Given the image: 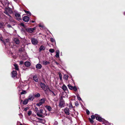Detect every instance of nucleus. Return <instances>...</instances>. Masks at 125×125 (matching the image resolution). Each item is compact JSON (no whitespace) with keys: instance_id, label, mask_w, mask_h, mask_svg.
I'll use <instances>...</instances> for the list:
<instances>
[{"instance_id":"nucleus-1","label":"nucleus","mask_w":125,"mask_h":125,"mask_svg":"<svg viewBox=\"0 0 125 125\" xmlns=\"http://www.w3.org/2000/svg\"><path fill=\"white\" fill-rule=\"evenodd\" d=\"M12 11L9 8H8L6 9V10L4 12V13L7 15L9 16L10 18H9V20L10 22L15 23V21L13 20L12 17L10 15L9 13H12Z\"/></svg>"},{"instance_id":"nucleus-2","label":"nucleus","mask_w":125,"mask_h":125,"mask_svg":"<svg viewBox=\"0 0 125 125\" xmlns=\"http://www.w3.org/2000/svg\"><path fill=\"white\" fill-rule=\"evenodd\" d=\"M91 119L92 120L94 119L95 117L96 119L98 121L101 122L102 121L103 119L102 117L99 115L97 114H95L94 115H92L91 116Z\"/></svg>"},{"instance_id":"nucleus-3","label":"nucleus","mask_w":125,"mask_h":125,"mask_svg":"<svg viewBox=\"0 0 125 125\" xmlns=\"http://www.w3.org/2000/svg\"><path fill=\"white\" fill-rule=\"evenodd\" d=\"M36 29V27H34L33 28H28L26 29V31L28 32L32 33Z\"/></svg>"},{"instance_id":"nucleus-4","label":"nucleus","mask_w":125,"mask_h":125,"mask_svg":"<svg viewBox=\"0 0 125 125\" xmlns=\"http://www.w3.org/2000/svg\"><path fill=\"white\" fill-rule=\"evenodd\" d=\"M45 101V100L44 98H42L40 100V102L36 104V105L38 106H41L42 104L44 103Z\"/></svg>"},{"instance_id":"nucleus-5","label":"nucleus","mask_w":125,"mask_h":125,"mask_svg":"<svg viewBox=\"0 0 125 125\" xmlns=\"http://www.w3.org/2000/svg\"><path fill=\"white\" fill-rule=\"evenodd\" d=\"M32 43L34 45H36L38 42V41L37 39L34 38H32L31 39Z\"/></svg>"},{"instance_id":"nucleus-6","label":"nucleus","mask_w":125,"mask_h":125,"mask_svg":"<svg viewBox=\"0 0 125 125\" xmlns=\"http://www.w3.org/2000/svg\"><path fill=\"white\" fill-rule=\"evenodd\" d=\"M65 103L64 101L62 100L60 101L59 103V106L61 108H62L64 106Z\"/></svg>"},{"instance_id":"nucleus-7","label":"nucleus","mask_w":125,"mask_h":125,"mask_svg":"<svg viewBox=\"0 0 125 125\" xmlns=\"http://www.w3.org/2000/svg\"><path fill=\"white\" fill-rule=\"evenodd\" d=\"M41 87L43 90L45 91L47 89V88L46 85L43 83H41L40 84Z\"/></svg>"},{"instance_id":"nucleus-8","label":"nucleus","mask_w":125,"mask_h":125,"mask_svg":"<svg viewBox=\"0 0 125 125\" xmlns=\"http://www.w3.org/2000/svg\"><path fill=\"white\" fill-rule=\"evenodd\" d=\"M15 16L16 18V19L18 21H19L20 20H21L20 14L19 13H16L15 14Z\"/></svg>"},{"instance_id":"nucleus-9","label":"nucleus","mask_w":125,"mask_h":125,"mask_svg":"<svg viewBox=\"0 0 125 125\" xmlns=\"http://www.w3.org/2000/svg\"><path fill=\"white\" fill-rule=\"evenodd\" d=\"M64 111L65 112V114L66 115H69V109L68 108H65L64 109Z\"/></svg>"},{"instance_id":"nucleus-10","label":"nucleus","mask_w":125,"mask_h":125,"mask_svg":"<svg viewBox=\"0 0 125 125\" xmlns=\"http://www.w3.org/2000/svg\"><path fill=\"white\" fill-rule=\"evenodd\" d=\"M23 20L25 22H28L29 20V18L28 16H25L23 17Z\"/></svg>"},{"instance_id":"nucleus-11","label":"nucleus","mask_w":125,"mask_h":125,"mask_svg":"<svg viewBox=\"0 0 125 125\" xmlns=\"http://www.w3.org/2000/svg\"><path fill=\"white\" fill-rule=\"evenodd\" d=\"M34 98L33 96L32 95H30L27 99L29 101H32L34 99Z\"/></svg>"},{"instance_id":"nucleus-12","label":"nucleus","mask_w":125,"mask_h":125,"mask_svg":"<svg viewBox=\"0 0 125 125\" xmlns=\"http://www.w3.org/2000/svg\"><path fill=\"white\" fill-rule=\"evenodd\" d=\"M12 77H15L17 74V72L16 71H13L12 72Z\"/></svg>"},{"instance_id":"nucleus-13","label":"nucleus","mask_w":125,"mask_h":125,"mask_svg":"<svg viewBox=\"0 0 125 125\" xmlns=\"http://www.w3.org/2000/svg\"><path fill=\"white\" fill-rule=\"evenodd\" d=\"M0 40L2 42L4 43V44L5 45L6 42H9V40L8 39H5V40H3L2 39V38H1Z\"/></svg>"},{"instance_id":"nucleus-14","label":"nucleus","mask_w":125,"mask_h":125,"mask_svg":"<svg viewBox=\"0 0 125 125\" xmlns=\"http://www.w3.org/2000/svg\"><path fill=\"white\" fill-rule=\"evenodd\" d=\"M4 3L5 6H8L9 4V2L7 0H5L4 2H2V3L4 5Z\"/></svg>"},{"instance_id":"nucleus-15","label":"nucleus","mask_w":125,"mask_h":125,"mask_svg":"<svg viewBox=\"0 0 125 125\" xmlns=\"http://www.w3.org/2000/svg\"><path fill=\"white\" fill-rule=\"evenodd\" d=\"M56 53L55 57L57 58H59V51L58 50H57L56 51Z\"/></svg>"},{"instance_id":"nucleus-16","label":"nucleus","mask_w":125,"mask_h":125,"mask_svg":"<svg viewBox=\"0 0 125 125\" xmlns=\"http://www.w3.org/2000/svg\"><path fill=\"white\" fill-rule=\"evenodd\" d=\"M36 114L37 115L40 117H41L42 118H43L44 117V116L42 115V114H40L39 113V112H37V113H36Z\"/></svg>"},{"instance_id":"nucleus-17","label":"nucleus","mask_w":125,"mask_h":125,"mask_svg":"<svg viewBox=\"0 0 125 125\" xmlns=\"http://www.w3.org/2000/svg\"><path fill=\"white\" fill-rule=\"evenodd\" d=\"M42 67V65L40 64H38L36 66V68L38 69H41Z\"/></svg>"},{"instance_id":"nucleus-18","label":"nucleus","mask_w":125,"mask_h":125,"mask_svg":"<svg viewBox=\"0 0 125 125\" xmlns=\"http://www.w3.org/2000/svg\"><path fill=\"white\" fill-rule=\"evenodd\" d=\"M30 63L29 62H26L24 63L25 65L27 67H29L30 65Z\"/></svg>"},{"instance_id":"nucleus-19","label":"nucleus","mask_w":125,"mask_h":125,"mask_svg":"<svg viewBox=\"0 0 125 125\" xmlns=\"http://www.w3.org/2000/svg\"><path fill=\"white\" fill-rule=\"evenodd\" d=\"M14 41L15 43L16 44H19V41L17 39L15 38L14 39Z\"/></svg>"},{"instance_id":"nucleus-20","label":"nucleus","mask_w":125,"mask_h":125,"mask_svg":"<svg viewBox=\"0 0 125 125\" xmlns=\"http://www.w3.org/2000/svg\"><path fill=\"white\" fill-rule=\"evenodd\" d=\"M36 118L37 119L36 120L38 122L40 123H42L43 120L42 119L39 118H38L36 117Z\"/></svg>"},{"instance_id":"nucleus-21","label":"nucleus","mask_w":125,"mask_h":125,"mask_svg":"<svg viewBox=\"0 0 125 125\" xmlns=\"http://www.w3.org/2000/svg\"><path fill=\"white\" fill-rule=\"evenodd\" d=\"M62 89L64 91H65L67 90V88L65 84H63L62 86Z\"/></svg>"},{"instance_id":"nucleus-22","label":"nucleus","mask_w":125,"mask_h":125,"mask_svg":"<svg viewBox=\"0 0 125 125\" xmlns=\"http://www.w3.org/2000/svg\"><path fill=\"white\" fill-rule=\"evenodd\" d=\"M50 62H47L46 61H43V64L46 65L49 64Z\"/></svg>"},{"instance_id":"nucleus-23","label":"nucleus","mask_w":125,"mask_h":125,"mask_svg":"<svg viewBox=\"0 0 125 125\" xmlns=\"http://www.w3.org/2000/svg\"><path fill=\"white\" fill-rule=\"evenodd\" d=\"M45 49V48L44 46L42 45L39 48V50L40 51H41L44 50Z\"/></svg>"},{"instance_id":"nucleus-24","label":"nucleus","mask_w":125,"mask_h":125,"mask_svg":"<svg viewBox=\"0 0 125 125\" xmlns=\"http://www.w3.org/2000/svg\"><path fill=\"white\" fill-rule=\"evenodd\" d=\"M28 102L29 101H28V100L27 99H26L24 100V101H23L22 102V103L23 104H27Z\"/></svg>"},{"instance_id":"nucleus-25","label":"nucleus","mask_w":125,"mask_h":125,"mask_svg":"<svg viewBox=\"0 0 125 125\" xmlns=\"http://www.w3.org/2000/svg\"><path fill=\"white\" fill-rule=\"evenodd\" d=\"M69 77L66 74H65L64 75L63 79L65 80H67Z\"/></svg>"},{"instance_id":"nucleus-26","label":"nucleus","mask_w":125,"mask_h":125,"mask_svg":"<svg viewBox=\"0 0 125 125\" xmlns=\"http://www.w3.org/2000/svg\"><path fill=\"white\" fill-rule=\"evenodd\" d=\"M24 11L25 13L28 14V16H30L31 15V13L29 11H26L25 10H24Z\"/></svg>"},{"instance_id":"nucleus-27","label":"nucleus","mask_w":125,"mask_h":125,"mask_svg":"<svg viewBox=\"0 0 125 125\" xmlns=\"http://www.w3.org/2000/svg\"><path fill=\"white\" fill-rule=\"evenodd\" d=\"M45 107L49 111H51L52 109L51 107L49 106L46 105Z\"/></svg>"},{"instance_id":"nucleus-28","label":"nucleus","mask_w":125,"mask_h":125,"mask_svg":"<svg viewBox=\"0 0 125 125\" xmlns=\"http://www.w3.org/2000/svg\"><path fill=\"white\" fill-rule=\"evenodd\" d=\"M67 86L69 89L70 90H72L73 89V86L71 85L70 84H68Z\"/></svg>"},{"instance_id":"nucleus-29","label":"nucleus","mask_w":125,"mask_h":125,"mask_svg":"<svg viewBox=\"0 0 125 125\" xmlns=\"http://www.w3.org/2000/svg\"><path fill=\"white\" fill-rule=\"evenodd\" d=\"M14 65L15 69L17 70H18L19 69L18 65L16 64H15Z\"/></svg>"},{"instance_id":"nucleus-30","label":"nucleus","mask_w":125,"mask_h":125,"mask_svg":"<svg viewBox=\"0 0 125 125\" xmlns=\"http://www.w3.org/2000/svg\"><path fill=\"white\" fill-rule=\"evenodd\" d=\"M33 80L36 82H38V79L37 78V77L36 76H34L33 77Z\"/></svg>"},{"instance_id":"nucleus-31","label":"nucleus","mask_w":125,"mask_h":125,"mask_svg":"<svg viewBox=\"0 0 125 125\" xmlns=\"http://www.w3.org/2000/svg\"><path fill=\"white\" fill-rule=\"evenodd\" d=\"M49 51L50 52L52 53L54 52L55 50L53 49H51L49 50Z\"/></svg>"},{"instance_id":"nucleus-32","label":"nucleus","mask_w":125,"mask_h":125,"mask_svg":"<svg viewBox=\"0 0 125 125\" xmlns=\"http://www.w3.org/2000/svg\"><path fill=\"white\" fill-rule=\"evenodd\" d=\"M58 74H59V77L60 80H62V76L61 74L60 73H58Z\"/></svg>"},{"instance_id":"nucleus-33","label":"nucleus","mask_w":125,"mask_h":125,"mask_svg":"<svg viewBox=\"0 0 125 125\" xmlns=\"http://www.w3.org/2000/svg\"><path fill=\"white\" fill-rule=\"evenodd\" d=\"M40 94L39 93H37V94L35 95V97H38L40 96Z\"/></svg>"},{"instance_id":"nucleus-34","label":"nucleus","mask_w":125,"mask_h":125,"mask_svg":"<svg viewBox=\"0 0 125 125\" xmlns=\"http://www.w3.org/2000/svg\"><path fill=\"white\" fill-rule=\"evenodd\" d=\"M35 113H37V112H39V111L38 110V108L37 107H35Z\"/></svg>"},{"instance_id":"nucleus-35","label":"nucleus","mask_w":125,"mask_h":125,"mask_svg":"<svg viewBox=\"0 0 125 125\" xmlns=\"http://www.w3.org/2000/svg\"><path fill=\"white\" fill-rule=\"evenodd\" d=\"M50 40L51 42H54L55 43V41L54 39H53V38H51L50 39Z\"/></svg>"},{"instance_id":"nucleus-36","label":"nucleus","mask_w":125,"mask_h":125,"mask_svg":"<svg viewBox=\"0 0 125 125\" xmlns=\"http://www.w3.org/2000/svg\"><path fill=\"white\" fill-rule=\"evenodd\" d=\"M73 89L75 91H76L77 90V88L76 86L73 87Z\"/></svg>"},{"instance_id":"nucleus-37","label":"nucleus","mask_w":125,"mask_h":125,"mask_svg":"<svg viewBox=\"0 0 125 125\" xmlns=\"http://www.w3.org/2000/svg\"><path fill=\"white\" fill-rule=\"evenodd\" d=\"M26 93V91H23L21 93V94H25Z\"/></svg>"},{"instance_id":"nucleus-38","label":"nucleus","mask_w":125,"mask_h":125,"mask_svg":"<svg viewBox=\"0 0 125 125\" xmlns=\"http://www.w3.org/2000/svg\"><path fill=\"white\" fill-rule=\"evenodd\" d=\"M77 97L78 98V99L79 100H81V97L79 96L78 95H77Z\"/></svg>"},{"instance_id":"nucleus-39","label":"nucleus","mask_w":125,"mask_h":125,"mask_svg":"<svg viewBox=\"0 0 125 125\" xmlns=\"http://www.w3.org/2000/svg\"><path fill=\"white\" fill-rule=\"evenodd\" d=\"M31 113H32V112L31 111H29L28 113V115L29 116H30L31 115Z\"/></svg>"},{"instance_id":"nucleus-40","label":"nucleus","mask_w":125,"mask_h":125,"mask_svg":"<svg viewBox=\"0 0 125 125\" xmlns=\"http://www.w3.org/2000/svg\"><path fill=\"white\" fill-rule=\"evenodd\" d=\"M89 120L90 122L91 123H93V120H92V119H91V118H89Z\"/></svg>"},{"instance_id":"nucleus-41","label":"nucleus","mask_w":125,"mask_h":125,"mask_svg":"<svg viewBox=\"0 0 125 125\" xmlns=\"http://www.w3.org/2000/svg\"><path fill=\"white\" fill-rule=\"evenodd\" d=\"M3 23L2 22L0 23V27H3Z\"/></svg>"},{"instance_id":"nucleus-42","label":"nucleus","mask_w":125,"mask_h":125,"mask_svg":"<svg viewBox=\"0 0 125 125\" xmlns=\"http://www.w3.org/2000/svg\"><path fill=\"white\" fill-rule=\"evenodd\" d=\"M75 105L76 106H78V105H79V103L77 101H76L75 103Z\"/></svg>"},{"instance_id":"nucleus-43","label":"nucleus","mask_w":125,"mask_h":125,"mask_svg":"<svg viewBox=\"0 0 125 125\" xmlns=\"http://www.w3.org/2000/svg\"><path fill=\"white\" fill-rule=\"evenodd\" d=\"M86 114L87 115H89L90 114L89 111L87 109L86 111Z\"/></svg>"},{"instance_id":"nucleus-44","label":"nucleus","mask_w":125,"mask_h":125,"mask_svg":"<svg viewBox=\"0 0 125 125\" xmlns=\"http://www.w3.org/2000/svg\"><path fill=\"white\" fill-rule=\"evenodd\" d=\"M43 110L42 109H41L40 110V111H39V113L40 114H42L43 113Z\"/></svg>"},{"instance_id":"nucleus-45","label":"nucleus","mask_w":125,"mask_h":125,"mask_svg":"<svg viewBox=\"0 0 125 125\" xmlns=\"http://www.w3.org/2000/svg\"><path fill=\"white\" fill-rule=\"evenodd\" d=\"M7 26L8 27L10 28V27H11V26L10 24H8L7 25Z\"/></svg>"},{"instance_id":"nucleus-46","label":"nucleus","mask_w":125,"mask_h":125,"mask_svg":"<svg viewBox=\"0 0 125 125\" xmlns=\"http://www.w3.org/2000/svg\"><path fill=\"white\" fill-rule=\"evenodd\" d=\"M5 0H0V1L1 3H2V2H4Z\"/></svg>"},{"instance_id":"nucleus-47","label":"nucleus","mask_w":125,"mask_h":125,"mask_svg":"<svg viewBox=\"0 0 125 125\" xmlns=\"http://www.w3.org/2000/svg\"><path fill=\"white\" fill-rule=\"evenodd\" d=\"M39 27L42 28L43 26L41 24H39Z\"/></svg>"},{"instance_id":"nucleus-48","label":"nucleus","mask_w":125,"mask_h":125,"mask_svg":"<svg viewBox=\"0 0 125 125\" xmlns=\"http://www.w3.org/2000/svg\"><path fill=\"white\" fill-rule=\"evenodd\" d=\"M105 125H110L109 122H107L105 123Z\"/></svg>"},{"instance_id":"nucleus-49","label":"nucleus","mask_w":125,"mask_h":125,"mask_svg":"<svg viewBox=\"0 0 125 125\" xmlns=\"http://www.w3.org/2000/svg\"><path fill=\"white\" fill-rule=\"evenodd\" d=\"M52 93L53 94H52V95L53 96H55L56 94L53 92H52Z\"/></svg>"},{"instance_id":"nucleus-50","label":"nucleus","mask_w":125,"mask_h":125,"mask_svg":"<svg viewBox=\"0 0 125 125\" xmlns=\"http://www.w3.org/2000/svg\"><path fill=\"white\" fill-rule=\"evenodd\" d=\"M23 62L22 61H20V64H22L23 63Z\"/></svg>"},{"instance_id":"nucleus-51","label":"nucleus","mask_w":125,"mask_h":125,"mask_svg":"<svg viewBox=\"0 0 125 125\" xmlns=\"http://www.w3.org/2000/svg\"><path fill=\"white\" fill-rule=\"evenodd\" d=\"M69 107H72V105L71 104H70Z\"/></svg>"},{"instance_id":"nucleus-52","label":"nucleus","mask_w":125,"mask_h":125,"mask_svg":"<svg viewBox=\"0 0 125 125\" xmlns=\"http://www.w3.org/2000/svg\"><path fill=\"white\" fill-rule=\"evenodd\" d=\"M55 62L57 65H58L59 64V63L57 62Z\"/></svg>"},{"instance_id":"nucleus-53","label":"nucleus","mask_w":125,"mask_h":125,"mask_svg":"<svg viewBox=\"0 0 125 125\" xmlns=\"http://www.w3.org/2000/svg\"><path fill=\"white\" fill-rule=\"evenodd\" d=\"M21 25H22V26H24V25L22 23H21Z\"/></svg>"},{"instance_id":"nucleus-54","label":"nucleus","mask_w":125,"mask_h":125,"mask_svg":"<svg viewBox=\"0 0 125 125\" xmlns=\"http://www.w3.org/2000/svg\"><path fill=\"white\" fill-rule=\"evenodd\" d=\"M49 90L50 91H51V92H52V91L50 89H49Z\"/></svg>"},{"instance_id":"nucleus-55","label":"nucleus","mask_w":125,"mask_h":125,"mask_svg":"<svg viewBox=\"0 0 125 125\" xmlns=\"http://www.w3.org/2000/svg\"><path fill=\"white\" fill-rule=\"evenodd\" d=\"M24 110H25V111H26L27 110V108H26L25 109H24Z\"/></svg>"},{"instance_id":"nucleus-56","label":"nucleus","mask_w":125,"mask_h":125,"mask_svg":"<svg viewBox=\"0 0 125 125\" xmlns=\"http://www.w3.org/2000/svg\"><path fill=\"white\" fill-rule=\"evenodd\" d=\"M32 22V23H34V21H31Z\"/></svg>"},{"instance_id":"nucleus-57","label":"nucleus","mask_w":125,"mask_h":125,"mask_svg":"<svg viewBox=\"0 0 125 125\" xmlns=\"http://www.w3.org/2000/svg\"><path fill=\"white\" fill-rule=\"evenodd\" d=\"M13 0L15 1H17L18 0Z\"/></svg>"},{"instance_id":"nucleus-58","label":"nucleus","mask_w":125,"mask_h":125,"mask_svg":"<svg viewBox=\"0 0 125 125\" xmlns=\"http://www.w3.org/2000/svg\"><path fill=\"white\" fill-rule=\"evenodd\" d=\"M56 122V124H58V123L57 122Z\"/></svg>"},{"instance_id":"nucleus-59","label":"nucleus","mask_w":125,"mask_h":125,"mask_svg":"<svg viewBox=\"0 0 125 125\" xmlns=\"http://www.w3.org/2000/svg\"><path fill=\"white\" fill-rule=\"evenodd\" d=\"M21 89H20V90H19V91H21Z\"/></svg>"},{"instance_id":"nucleus-60","label":"nucleus","mask_w":125,"mask_h":125,"mask_svg":"<svg viewBox=\"0 0 125 125\" xmlns=\"http://www.w3.org/2000/svg\"><path fill=\"white\" fill-rule=\"evenodd\" d=\"M20 125H22V124H20Z\"/></svg>"},{"instance_id":"nucleus-61","label":"nucleus","mask_w":125,"mask_h":125,"mask_svg":"<svg viewBox=\"0 0 125 125\" xmlns=\"http://www.w3.org/2000/svg\"><path fill=\"white\" fill-rule=\"evenodd\" d=\"M61 55H62V53H61Z\"/></svg>"},{"instance_id":"nucleus-62","label":"nucleus","mask_w":125,"mask_h":125,"mask_svg":"<svg viewBox=\"0 0 125 125\" xmlns=\"http://www.w3.org/2000/svg\"><path fill=\"white\" fill-rule=\"evenodd\" d=\"M124 14H125L124 13Z\"/></svg>"}]
</instances>
